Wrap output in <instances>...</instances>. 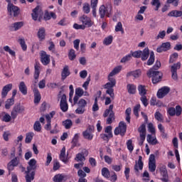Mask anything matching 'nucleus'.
<instances>
[{"label": "nucleus", "instance_id": "1", "mask_svg": "<svg viewBox=\"0 0 182 182\" xmlns=\"http://www.w3.org/2000/svg\"><path fill=\"white\" fill-rule=\"evenodd\" d=\"M27 171H25L26 182H32L35 180V170H36V159H32L28 162Z\"/></svg>", "mask_w": 182, "mask_h": 182}, {"label": "nucleus", "instance_id": "2", "mask_svg": "<svg viewBox=\"0 0 182 182\" xmlns=\"http://www.w3.org/2000/svg\"><path fill=\"white\" fill-rule=\"evenodd\" d=\"M148 77H151L152 83L157 85L163 79V73L157 71L153 68L149 69L146 73Z\"/></svg>", "mask_w": 182, "mask_h": 182}, {"label": "nucleus", "instance_id": "3", "mask_svg": "<svg viewBox=\"0 0 182 182\" xmlns=\"http://www.w3.org/2000/svg\"><path fill=\"white\" fill-rule=\"evenodd\" d=\"M112 6L110 3H108L105 6L102 4L99 8V14L101 19H103L105 16L108 18L110 16V13L112 12Z\"/></svg>", "mask_w": 182, "mask_h": 182}, {"label": "nucleus", "instance_id": "4", "mask_svg": "<svg viewBox=\"0 0 182 182\" xmlns=\"http://www.w3.org/2000/svg\"><path fill=\"white\" fill-rule=\"evenodd\" d=\"M113 105H109V108L105 109L104 114H103V117H107V124H112L113 123V119H114V112H113Z\"/></svg>", "mask_w": 182, "mask_h": 182}, {"label": "nucleus", "instance_id": "5", "mask_svg": "<svg viewBox=\"0 0 182 182\" xmlns=\"http://www.w3.org/2000/svg\"><path fill=\"white\" fill-rule=\"evenodd\" d=\"M23 112H25V107L21 105V104H17L14 105L13 109L11 112V119H13V120H15V119L18 117V114H22Z\"/></svg>", "mask_w": 182, "mask_h": 182}, {"label": "nucleus", "instance_id": "6", "mask_svg": "<svg viewBox=\"0 0 182 182\" xmlns=\"http://www.w3.org/2000/svg\"><path fill=\"white\" fill-rule=\"evenodd\" d=\"M126 132H127V125L124 122L121 121L119 123V126L115 128L114 134L115 136H119V134H120V136H123L124 134H126Z\"/></svg>", "mask_w": 182, "mask_h": 182}, {"label": "nucleus", "instance_id": "7", "mask_svg": "<svg viewBox=\"0 0 182 182\" xmlns=\"http://www.w3.org/2000/svg\"><path fill=\"white\" fill-rule=\"evenodd\" d=\"M78 107L75 109L76 114H83L86 112V107L87 106V102L85 99H80L77 102Z\"/></svg>", "mask_w": 182, "mask_h": 182}, {"label": "nucleus", "instance_id": "8", "mask_svg": "<svg viewBox=\"0 0 182 182\" xmlns=\"http://www.w3.org/2000/svg\"><path fill=\"white\" fill-rule=\"evenodd\" d=\"M42 15H43V12L41 10V7L39 6H37L33 9V13L31 14L33 21L42 22Z\"/></svg>", "mask_w": 182, "mask_h": 182}, {"label": "nucleus", "instance_id": "9", "mask_svg": "<svg viewBox=\"0 0 182 182\" xmlns=\"http://www.w3.org/2000/svg\"><path fill=\"white\" fill-rule=\"evenodd\" d=\"M7 12L10 15V16H13L14 18H16V16H19V14H21V9L17 6H15L14 4L11 5H7Z\"/></svg>", "mask_w": 182, "mask_h": 182}, {"label": "nucleus", "instance_id": "10", "mask_svg": "<svg viewBox=\"0 0 182 182\" xmlns=\"http://www.w3.org/2000/svg\"><path fill=\"white\" fill-rule=\"evenodd\" d=\"M40 60L43 66H48L50 63V55L46 53L45 50H41L40 53Z\"/></svg>", "mask_w": 182, "mask_h": 182}, {"label": "nucleus", "instance_id": "11", "mask_svg": "<svg viewBox=\"0 0 182 182\" xmlns=\"http://www.w3.org/2000/svg\"><path fill=\"white\" fill-rule=\"evenodd\" d=\"M181 68V63L180 62L174 63L171 67V77L173 80H178V75H177V70Z\"/></svg>", "mask_w": 182, "mask_h": 182}, {"label": "nucleus", "instance_id": "12", "mask_svg": "<svg viewBox=\"0 0 182 182\" xmlns=\"http://www.w3.org/2000/svg\"><path fill=\"white\" fill-rule=\"evenodd\" d=\"M138 132L140 134L139 146H143L144 140H146V124H142L139 128Z\"/></svg>", "mask_w": 182, "mask_h": 182}, {"label": "nucleus", "instance_id": "13", "mask_svg": "<svg viewBox=\"0 0 182 182\" xmlns=\"http://www.w3.org/2000/svg\"><path fill=\"white\" fill-rule=\"evenodd\" d=\"M114 86H116L114 84L109 82L104 85V89H107V95H109L112 100H114V89H113Z\"/></svg>", "mask_w": 182, "mask_h": 182}, {"label": "nucleus", "instance_id": "14", "mask_svg": "<svg viewBox=\"0 0 182 182\" xmlns=\"http://www.w3.org/2000/svg\"><path fill=\"white\" fill-rule=\"evenodd\" d=\"M80 21L83 23L85 28H92L93 26V21H92V18L86 15H82L80 18Z\"/></svg>", "mask_w": 182, "mask_h": 182}, {"label": "nucleus", "instance_id": "15", "mask_svg": "<svg viewBox=\"0 0 182 182\" xmlns=\"http://www.w3.org/2000/svg\"><path fill=\"white\" fill-rule=\"evenodd\" d=\"M170 93V87L167 86L162 87L157 92L156 96L158 99H163L165 96H167Z\"/></svg>", "mask_w": 182, "mask_h": 182}, {"label": "nucleus", "instance_id": "16", "mask_svg": "<svg viewBox=\"0 0 182 182\" xmlns=\"http://www.w3.org/2000/svg\"><path fill=\"white\" fill-rule=\"evenodd\" d=\"M60 107L63 112H66L67 110H69V105H68V100L66 99V95H63L61 97Z\"/></svg>", "mask_w": 182, "mask_h": 182}, {"label": "nucleus", "instance_id": "17", "mask_svg": "<svg viewBox=\"0 0 182 182\" xmlns=\"http://www.w3.org/2000/svg\"><path fill=\"white\" fill-rule=\"evenodd\" d=\"M85 94V91L81 87H77L75 89V95L73 98L74 105H77V102H79L80 97H82Z\"/></svg>", "mask_w": 182, "mask_h": 182}, {"label": "nucleus", "instance_id": "18", "mask_svg": "<svg viewBox=\"0 0 182 182\" xmlns=\"http://www.w3.org/2000/svg\"><path fill=\"white\" fill-rule=\"evenodd\" d=\"M143 157L141 156H139L138 164L134 165V169L135 171V174L140 176V171L139 170H143V161H141Z\"/></svg>", "mask_w": 182, "mask_h": 182}, {"label": "nucleus", "instance_id": "19", "mask_svg": "<svg viewBox=\"0 0 182 182\" xmlns=\"http://www.w3.org/2000/svg\"><path fill=\"white\" fill-rule=\"evenodd\" d=\"M12 83L7 84L4 87H3L2 90H1V97L2 99H5L6 96H8V93L12 90L13 87Z\"/></svg>", "mask_w": 182, "mask_h": 182}, {"label": "nucleus", "instance_id": "20", "mask_svg": "<svg viewBox=\"0 0 182 182\" xmlns=\"http://www.w3.org/2000/svg\"><path fill=\"white\" fill-rule=\"evenodd\" d=\"M159 171H160L161 176H163L161 178V180L163 182H168V175L167 173V168L166 167V166H161L159 168Z\"/></svg>", "mask_w": 182, "mask_h": 182}, {"label": "nucleus", "instance_id": "21", "mask_svg": "<svg viewBox=\"0 0 182 182\" xmlns=\"http://www.w3.org/2000/svg\"><path fill=\"white\" fill-rule=\"evenodd\" d=\"M68 180V175L65 173H58L53 178L54 182H65Z\"/></svg>", "mask_w": 182, "mask_h": 182}, {"label": "nucleus", "instance_id": "22", "mask_svg": "<svg viewBox=\"0 0 182 182\" xmlns=\"http://www.w3.org/2000/svg\"><path fill=\"white\" fill-rule=\"evenodd\" d=\"M37 36H38L40 42L45 41V39L46 38V29H45L44 27L40 28L38 29V31L37 32Z\"/></svg>", "mask_w": 182, "mask_h": 182}, {"label": "nucleus", "instance_id": "23", "mask_svg": "<svg viewBox=\"0 0 182 182\" xmlns=\"http://www.w3.org/2000/svg\"><path fill=\"white\" fill-rule=\"evenodd\" d=\"M69 76H70L69 65H65L61 71V80H65V79Z\"/></svg>", "mask_w": 182, "mask_h": 182}, {"label": "nucleus", "instance_id": "24", "mask_svg": "<svg viewBox=\"0 0 182 182\" xmlns=\"http://www.w3.org/2000/svg\"><path fill=\"white\" fill-rule=\"evenodd\" d=\"M33 92L34 93V104L35 105H39L41 102V99H42V96L41 95V92H39V90L38 88H34L33 90Z\"/></svg>", "mask_w": 182, "mask_h": 182}, {"label": "nucleus", "instance_id": "25", "mask_svg": "<svg viewBox=\"0 0 182 182\" xmlns=\"http://www.w3.org/2000/svg\"><path fill=\"white\" fill-rule=\"evenodd\" d=\"M35 74H34V83H38V79H39V75H41V64L36 63L34 65Z\"/></svg>", "mask_w": 182, "mask_h": 182}, {"label": "nucleus", "instance_id": "26", "mask_svg": "<svg viewBox=\"0 0 182 182\" xmlns=\"http://www.w3.org/2000/svg\"><path fill=\"white\" fill-rule=\"evenodd\" d=\"M18 89L21 93H22V95H23L24 96H26V95H28V87H26V84H25V82H20L18 85Z\"/></svg>", "mask_w": 182, "mask_h": 182}, {"label": "nucleus", "instance_id": "27", "mask_svg": "<svg viewBox=\"0 0 182 182\" xmlns=\"http://www.w3.org/2000/svg\"><path fill=\"white\" fill-rule=\"evenodd\" d=\"M59 159L63 163H68V157L66 156V148L63 146L60 151Z\"/></svg>", "mask_w": 182, "mask_h": 182}, {"label": "nucleus", "instance_id": "28", "mask_svg": "<svg viewBox=\"0 0 182 182\" xmlns=\"http://www.w3.org/2000/svg\"><path fill=\"white\" fill-rule=\"evenodd\" d=\"M127 90L129 95H136L137 87L134 84H128L127 85Z\"/></svg>", "mask_w": 182, "mask_h": 182}, {"label": "nucleus", "instance_id": "29", "mask_svg": "<svg viewBox=\"0 0 182 182\" xmlns=\"http://www.w3.org/2000/svg\"><path fill=\"white\" fill-rule=\"evenodd\" d=\"M149 56H150V50H149V48H145L143 51H141V59L143 61L147 60Z\"/></svg>", "mask_w": 182, "mask_h": 182}, {"label": "nucleus", "instance_id": "30", "mask_svg": "<svg viewBox=\"0 0 182 182\" xmlns=\"http://www.w3.org/2000/svg\"><path fill=\"white\" fill-rule=\"evenodd\" d=\"M141 75V71L140 70H136L134 71H130L127 73V77H130V76H133L134 77H140Z\"/></svg>", "mask_w": 182, "mask_h": 182}, {"label": "nucleus", "instance_id": "31", "mask_svg": "<svg viewBox=\"0 0 182 182\" xmlns=\"http://www.w3.org/2000/svg\"><path fill=\"white\" fill-rule=\"evenodd\" d=\"M146 140L149 144H151L152 146H156V144H159V141H157V138L153 137L151 134H148L146 136Z\"/></svg>", "mask_w": 182, "mask_h": 182}, {"label": "nucleus", "instance_id": "32", "mask_svg": "<svg viewBox=\"0 0 182 182\" xmlns=\"http://www.w3.org/2000/svg\"><path fill=\"white\" fill-rule=\"evenodd\" d=\"M23 25H25V23L23 21H18L13 23L11 25V28L13 31H19V29H21V28H22Z\"/></svg>", "mask_w": 182, "mask_h": 182}, {"label": "nucleus", "instance_id": "33", "mask_svg": "<svg viewBox=\"0 0 182 182\" xmlns=\"http://www.w3.org/2000/svg\"><path fill=\"white\" fill-rule=\"evenodd\" d=\"M138 92L139 96H146V95H147V90L146 89V85H139L138 86Z\"/></svg>", "mask_w": 182, "mask_h": 182}, {"label": "nucleus", "instance_id": "34", "mask_svg": "<svg viewBox=\"0 0 182 182\" xmlns=\"http://www.w3.org/2000/svg\"><path fill=\"white\" fill-rule=\"evenodd\" d=\"M63 126H64L65 129L67 130H69L73 126V122H72V119H65V121H63Z\"/></svg>", "mask_w": 182, "mask_h": 182}, {"label": "nucleus", "instance_id": "35", "mask_svg": "<svg viewBox=\"0 0 182 182\" xmlns=\"http://www.w3.org/2000/svg\"><path fill=\"white\" fill-rule=\"evenodd\" d=\"M122 65H118L117 67H115L112 72L109 73V76H114L116 75H118V73H120V72H122Z\"/></svg>", "mask_w": 182, "mask_h": 182}, {"label": "nucleus", "instance_id": "36", "mask_svg": "<svg viewBox=\"0 0 182 182\" xmlns=\"http://www.w3.org/2000/svg\"><path fill=\"white\" fill-rule=\"evenodd\" d=\"M168 16L173 18H180L181 16V11L173 10L168 14Z\"/></svg>", "mask_w": 182, "mask_h": 182}, {"label": "nucleus", "instance_id": "37", "mask_svg": "<svg viewBox=\"0 0 182 182\" xmlns=\"http://www.w3.org/2000/svg\"><path fill=\"white\" fill-rule=\"evenodd\" d=\"M14 105H15V100L14 98L7 99L5 104V109H9Z\"/></svg>", "mask_w": 182, "mask_h": 182}, {"label": "nucleus", "instance_id": "38", "mask_svg": "<svg viewBox=\"0 0 182 182\" xmlns=\"http://www.w3.org/2000/svg\"><path fill=\"white\" fill-rule=\"evenodd\" d=\"M75 160V161H81V163H83V161L86 160V158L85 157V153L81 152L77 154Z\"/></svg>", "mask_w": 182, "mask_h": 182}, {"label": "nucleus", "instance_id": "39", "mask_svg": "<svg viewBox=\"0 0 182 182\" xmlns=\"http://www.w3.org/2000/svg\"><path fill=\"white\" fill-rule=\"evenodd\" d=\"M82 136L84 139H86L87 140H93V134L88 130L84 131L82 132Z\"/></svg>", "mask_w": 182, "mask_h": 182}, {"label": "nucleus", "instance_id": "40", "mask_svg": "<svg viewBox=\"0 0 182 182\" xmlns=\"http://www.w3.org/2000/svg\"><path fill=\"white\" fill-rule=\"evenodd\" d=\"M33 136H35V134L33 132H28L26 134L25 143H31V141H32V140L33 139Z\"/></svg>", "mask_w": 182, "mask_h": 182}, {"label": "nucleus", "instance_id": "41", "mask_svg": "<svg viewBox=\"0 0 182 182\" xmlns=\"http://www.w3.org/2000/svg\"><path fill=\"white\" fill-rule=\"evenodd\" d=\"M102 176L105 177V178H110V171H109V168L106 167L102 168Z\"/></svg>", "mask_w": 182, "mask_h": 182}, {"label": "nucleus", "instance_id": "42", "mask_svg": "<svg viewBox=\"0 0 182 182\" xmlns=\"http://www.w3.org/2000/svg\"><path fill=\"white\" fill-rule=\"evenodd\" d=\"M154 60H155L154 52L151 51L150 53L149 58L147 60L146 65L148 66H151V65H153V63H154Z\"/></svg>", "mask_w": 182, "mask_h": 182}, {"label": "nucleus", "instance_id": "43", "mask_svg": "<svg viewBox=\"0 0 182 182\" xmlns=\"http://www.w3.org/2000/svg\"><path fill=\"white\" fill-rule=\"evenodd\" d=\"M2 114H4L1 119L2 122H5V123H9L11 122V119H12V116L6 112H2Z\"/></svg>", "mask_w": 182, "mask_h": 182}, {"label": "nucleus", "instance_id": "44", "mask_svg": "<svg viewBox=\"0 0 182 182\" xmlns=\"http://www.w3.org/2000/svg\"><path fill=\"white\" fill-rule=\"evenodd\" d=\"M112 42H113V36H109L108 37L105 38L103 41V43L106 46H109V45H112Z\"/></svg>", "mask_w": 182, "mask_h": 182}, {"label": "nucleus", "instance_id": "45", "mask_svg": "<svg viewBox=\"0 0 182 182\" xmlns=\"http://www.w3.org/2000/svg\"><path fill=\"white\" fill-rule=\"evenodd\" d=\"M68 58L70 60H75V59H76V52L73 50V48H71L69 50Z\"/></svg>", "mask_w": 182, "mask_h": 182}, {"label": "nucleus", "instance_id": "46", "mask_svg": "<svg viewBox=\"0 0 182 182\" xmlns=\"http://www.w3.org/2000/svg\"><path fill=\"white\" fill-rule=\"evenodd\" d=\"M18 42L21 46L22 50H23V52L26 51V50L28 49V46H26V42H25V39L20 38L18 39Z\"/></svg>", "mask_w": 182, "mask_h": 182}, {"label": "nucleus", "instance_id": "47", "mask_svg": "<svg viewBox=\"0 0 182 182\" xmlns=\"http://www.w3.org/2000/svg\"><path fill=\"white\" fill-rule=\"evenodd\" d=\"M151 4L153 6H156L155 11H159L160 6H161V3L160 2V0H152Z\"/></svg>", "mask_w": 182, "mask_h": 182}, {"label": "nucleus", "instance_id": "48", "mask_svg": "<svg viewBox=\"0 0 182 182\" xmlns=\"http://www.w3.org/2000/svg\"><path fill=\"white\" fill-rule=\"evenodd\" d=\"M136 58V59H140L141 58V50L131 51V57Z\"/></svg>", "mask_w": 182, "mask_h": 182}, {"label": "nucleus", "instance_id": "49", "mask_svg": "<svg viewBox=\"0 0 182 182\" xmlns=\"http://www.w3.org/2000/svg\"><path fill=\"white\" fill-rule=\"evenodd\" d=\"M82 11L84 14H90V5L89 3H85L82 6Z\"/></svg>", "mask_w": 182, "mask_h": 182}, {"label": "nucleus", "instance_id": "50", "mask_svg": "<svg viewBox=\"0 0 182 182\" xmlns=\"http://www.w3.org/2000/svg\"><path fill=\"white\" fill-rule=\"evenodd\" d=\"M33 129L35 130V132H41V130H42V125H41V122L39 121H36L35 123H34V125H33Z\"/></svg>", "mask_w": 182, "mask_h": 182}, {"label": "nucleus", "instance_id": "51", "mask_svg": "<svg viewBox=\"0 0 182 182\" xmlns=\"http://www.w3.org/2000/svg\"><path fill=\"white\" fill-rule=\"evenodd\" d=\"M127 147L130 153L134 150V146H133V141L132 139H129L127 141Z\"/></svg>", "mask_w": 182, "mask_h": 182}, {"label": "nucleus", "instance_id": "52", "mask_svg": "<svg viewBox=\"0 0 182 182\" xmlns=\"http://www.w3.org/2000/svg\"><path fill=\"white\" fill-rule=\"evenodd\" d=\"M4 50H5V52H8L9 53V55H11V56H16L15 51L12 50L9 46H4Z\"/></svg>", "mask_w": 182, "mask_h": 182}, {"label": "nucleus", "instance_id": "53", "mask_svg": "<svg viewBox=\"0 0 182 182\" xmlns=\"http://www.w3.org/2000/svg\"><path fill=\"white\" fill-rule=\"evenodd\" d=\"M177 58H178V53H173V54H171L169 58V63H174Z\"/></svg>", "mask_w": 182, "mask_h": 182}, {"label": "nucleus", "instance_id": "54", "mask_svg": "<svg viewBox=\"0 0 182 182\" xmlns=\"http://www.w3.org/2000/svg\"><path fill=\"white\" fill-rule=\"evenodd\" d=\"M140 100L145 107L149 106V100H147V97H146V95L141 96Z\"/></svg>", "mask_w": 182, "mask_h": 182}, {"label": "nucleus", "instance_id": "55", "mask_svg": "<svg viewBox=\"0 0 182 182\" xmlns=\"http://www.w3.org/2000/svg\"><path fill=\"white\" fill-rule=\"evenodd\" d=\"M148 130L151 134H156V128H154L153 123L148 124Z\"/></svg>", "mask_w": 182, "mask_h": 182}, {"label": "nucleus", "instance_id": "56", "mask_svg": "<svg viewBox=\"0 0 182 182\" xmlns=\"http://www.w3.org/2000/svg\"><path fill=\"white\" fill-rule=\"evenodd\" d=\"M154 117L156 120H158V122H163V115L160 112L156 111L154 114Z\"/></svg>", "mask_w": 182, "mask_h": 182}, {"label": "nucleus", "instance_id": "57", "mask_svg": "<svg viewBox=\"0 0 182 182\" xmlns=\"http://www.w3.org/2000/svg\"><path fill=\"white\" fill-rule=\"evenodd\" d=\"M131 59H132V54H128L121 59L120 63H126V62H129V60H131Z\"/></svg>", "mask_w": 182, "mask_h": 182}, {"label": "nucleus", "instance_id": "58", "mask_svg": "<svg viewBox=\"0 0 182 182\" xmlns=\"http://www.w3.org/2000/svg\"><path fill=\"white\" fill-rule=\"evenodd\" d=\"M149 170L151 173H154L156 171V162L149 163Z\"/></svg>", "mask_w": 182, "mask_h": 182}, {"label": "nucleus", "instance_id": "59", "mask_svg": "<svg viewBox=\"0 0 182 182\" xmlns=\"http://www.w3.org/2000/svg\"><path fill=\"white\" fill-rule=\"evenodd\" d=\"M105 133H107L109 137H113V133L112 132V126H107L105 129Z\"/></svg>", "mask_w": 182, "mask_h": 182}, {"label": "nucleus", "instance_id": "60", "mask_svg": "<svg viewBox=\"0 0 182 182\" xmlns=\"http://www.w3.org/2000/svg\"><path fill=\"white\" fill-rule=\"evenodd\" d=\"M161 46L164 48V49H165L166 52H167V50H170V49H171V44L170 43V42L163 43L161 44Z\"/></svg>", "mask_w": 182, "mask_h": 182}, {"label": "nucleus", "instance_id": "61", "mask_svg": "<svg viewBox=\"0 0 182 182\" xmlns=\"http://www.w3.org/2000/svg\"><path fill=\"white\" fill-rule=\"evenodd\" d=\"M175 111H176V116L178 117V116H181V113H182V108L181 106L180 105H176V108H175Z\"/></svg>", "mask_w": 182, "mask_h": 182}, {"label": "nucleus", "instance_id": "62", "mask_svg": "<svg viewBox=\"0 0 182 182\" xmlns=\"http://www.w3.org/2000/svg\"><path fill=\"white\" fill-rule=\"evenodd\" d=\"M77 176L80 177L79 178H85L87 176L86 172L83 171L82 169H79L77 171Z\"/></svg>", "mask_w": 182, "mask_h": 182}, {"label": "nucleus", "instance_id": "63", "mask_svg": "<svg viewBox=\"0 0 182 182\" xmlns=\"http://www.w3.org/2000/svg\"><path fill=\"white\" fill-rule=\"evenodd\" d=\"M9 163L14 166V167H16L18 166V164H19V159H18V157H15Z\"/></svg>", "mask_w": 182, "mask_h": 182}, {"label": "nucleus", "instance_id": "64", "mask_svg": "<svg viewBox=\"0 0 182 182\" xmlns=\"http://www.w3.org/2000/svg\"><path fill=\"white\" fill-rule=\"evenodd\" d=\"M139 110H140V105L138 104L134 107V114L136 117H139Z\"/></svg>", "mask_w": 182, "mask_h": 182}]
</instances>
